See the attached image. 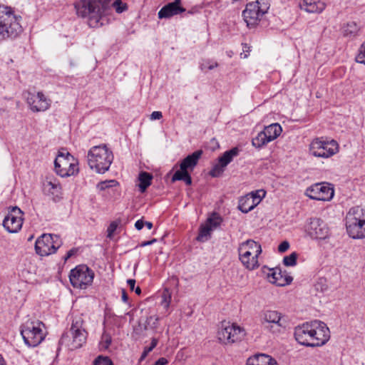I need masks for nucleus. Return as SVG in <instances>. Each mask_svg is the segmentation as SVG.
Instances as JSON below:
<instances>
[{"label": "nucleus", "instance_id": "nucleus-1", "mask_svg": "<svg viewBox=\"0 0 365 365\" xmlns=\"http://www.w3.org/2000/svg\"><path fill=\"white\" fill-rule=\"evenodd\" d=\"M294 337L302 345L310 347L321 346L329 341L330 331L324 322L314 320L295 327Z\"/></svg>", "mask_w": 365, "mask_h": 365}, {"label": "nucleus", "instance_id": "nucleus-2", "mask_svg": "<svg viewBox=\"0 0 365 365\" xmlns=\"http://www.w3.org/2000/svg\"><path fill=\"white\" fill-rule=\"evenodd\" d=\"M111 0H79L74 6L78 16L88 19L90 27L97 28L103 25V16L110 10Z\"/></svg>", "mask_w": 365, "mask_h": 365}, {"label": "nucleus", "instance_id": "nucleus-3", "mask_svg": "<svg viewBox=\"0 0 365 365\" xmlns=\"http://www.w3.org/2000/svg\"><path fill=\"white\" fill-rule=\"evenodd\" d=\"M87 336L82 317L76 315L73 317L70 330L63 334L59 345H64L69 350L79 349L86 343Z\"/></svg>", "mask_w": 365, "mask_h": 365}, {"label": "nucleus", "instance_id": "nucleus-4", "mask_svg": "<svg viewBox=\"0 0 365 365\" xmlns=\"http://www.w3.org/2000/svg\"><path fill=\"white\" fill-rule=\"evenodd\" d=\"M113 158V152L105 144L93 146L87 155L89 168L98 173H105L108 171Z\"/></svg>", "mask_w": 365, "mask_h": 365}, {"label": "nucleus", "instance_id": "nucleus-5", "mask_svg": "<svg viewBox=\"0 0 365 365\" xmlns=\"http://www.w3.org/2000/svg\"><path fill=\"white\" fill-rule=\"evenodd\" d=\"M21 16L14 15L11 7L0 5V41L14 38L22 31Z\"/></svg>", "mask_w": 365, "mask_h": 365}, {"label": "nucleus", "instance_id": "nucleus-6", "mask_svg": "<svg viewBox=\"0 0 365 365\" xmlns=\"http://www.w3.org/2000/svg\"><path fill=\"white\" fill-rule=\"evenodd\" d=\"M348 235L354 239L365 238V214L360 207H354L346 216Z\"/></svg>", "mask_w": 365, "mask_h": 365}, {"label": "nucleus", "instance_id": "nucleus-7", "mask_svg": "<svg viewBox=\"0 0 365 365\" xmlns=\"http://www.w3.org/2000/svg\"><path fill=\"white\" fill-rule=\"evenodd\" d=\"M240 259L248 269L259 267L258 257L262 253L261 245L252 240H247L240 245L238 248Z\"/></svg>", "mask_w": 365, "mask_h": 365}, {"label": "nucleus", "instance_id": "nucleus-8", "mask_svg": "<svg viewBox=\"0 0 365 365\" xmlns=\"http://www.w3.org/2000/svg\"><path fill=\"white\" fill-rule=\"evenodd\" d=\"M44 324L38 320H27L21 326V334L29 346H38L45 338Z\"/></svg>", "mask_w": 365, "mask_h": 365}, {"label": "nucleus", "instance_id": "nucleus-9", "mask_svg": "<svg viewBox=\"0 0 365 365\" xmlns=\"http://www.w3.org/2000/svg\"><path fill=\"white\" fill-rule=\"evenodd\" d=\"M309 151L315 157L328 158L339 152V144L333 139L317 138L312 141Z\"/></svg>", "mask_w": 365, "mask_h": 365}, {"label": "nucleus", "instance_id": "nucleus-10", "mask_svg": "<svg viewBox=\"0 0 365 365\" xmlns=\"http://www.w3.org/2000/svg\"><path fill=\"white\" fill-rule=\"evenodd\" d=\"M54 169L57 175L65 178L76 174L78 163L68 152L59 151L54 161Z\"/></svg>", "mask_w": 365, "mask_h": 365}, {"label": "nucleus", "instance_id": "nucleus-11", "mask_svg": "<svg viewBox=\"0 0 365 365\" xmlns=\"http://www.w3.org/2000/svg\"><path fill=\"white\" fill-rule=\"evenodd\" d=\"M94 278V272L86 264H80L72 269L69 279L74 288L84 289L90 286Z\"/></svg>", "mask_w": 365, "mask_h": 365}, {"label": "nucleus", "instance_id": "nucleus-12", "mask_svg": "<svg viewBox=\"0 0 365 365\" xmlns=\"http://www.w3.org/2000/svg\"><path fill=\"white\" fill-rule=\"evenodd\" d=\"M263 0H256L247 4L242 16L248 27H255L260 19L267 11L269 6Z\"/></svg>", "mask_w": 365, "mask_h": 365}, {"label": "nucleus", "instance_id": "nucleus-13", "mask_svg": "<svg viewBox=\"0 0 365 365\" xmlns=\"http://www.w3.org/2000/svg\"><path fill=\"white\" fill-rule=\"evenodd\" d=\"M61 245L58 235L43 234L36 241L35 250L38 255L48 256L55 253Z\"/></svg>", "mask_w": 365, "mask_h": 365}, {"label": "nucleus", "instance_id": "nucleus-14", "mask_svg": "<svg viewBox=\"0 0 365 365\" xmlns=\"http://www.w3.org/2000/svg\"><path fill=\"white\" fill-rule=\"evenodd\" d=\"M245 330L240 326L230 322H222L217 332L219 341L224 344H233L245 336Z\"/></svg>", "mask_w": 365, "mask_h": 365}, {"label": "nucleus", "instance_id": "nucleus-15", "mask_svg": "<svg viewBox=\"0 0 365 365\" xmlns=\"http://www.w3.org/2000/svg\"><path fill=\"white\" fill-rule=\"evenodd\" d=\"M261 322L264 327L272 333H279L285 328V320L277 311L267 310L262 313Z\"/></svg>", "mask_w": 365, "mask_h": 365}, {"label": "nucleus", "instance_id": "nucleus-16", "mask_svg": "<svg viewBox=\"0 0 365 365\" xmlns=\"http://www.w3.org/2000/svg\"><path fill=\"white\" fill-rule=\"evenodd\" d=\"M334 189L327 182L316 183L307 187L305 195L316 200L328 201L334 196Z\"/></svg>", "mask_w": 365, "mask_h": 365}, {"label": "nucleus", "instance_id": "nucleus-17", "mask_svg": "<svg viewBox=\"0 0 365 365\" xmlns=\"http://www.w3.org/2000/svg\"><path fill=\"white\" fill-rule=\"evenodd\" d=\"M24 212L17 207H13L3 221L4 227L9 233H16L22 227Z\"/></svg>", "mask_w": 365, "mask_h": 365}, {"label": "nucleus", "instance_id": "nucleus-18", "mask_svg": "<svg viewBox=\"0 0 365 365\" xmlns=\"http://www.w3.org/2000/svg\"><path fill=\"white\" fill-rule=\"evenodd\" d=\"M26 101L33 112L46 111L50 108L51 102L42 92H28Z\"/></svg>", "mask_w": 365, "mask_h": 365}, {"label": "nucleus", "instance_id": "nucleus-19", "mask_svg": "<svg viewBox=\"0 0 365 365\" xmlns=\"http://www.w3.org/2000/svg\"><path fill=\"white\" fill-rule=\"evenodd\" d=\"M306 230L308 235L314 239L324 240L329 235L327 224L319 218H311Z\"/></svg>", "mask_w": 365, "mask_h": 365}, {"label": "nucleus", "instance_id": "nucleus-20", "mask_svg": "<svg viewBox=\"0 0 365 365\" xmlns=\"http://www.w3.org/2000/svg\"><path fill=\"white\" fill-rule=\"evenodd\" d=\"M239 153L240 150L237 147L225 152L223 155L219 158L218 163L213 168L211 171V175L212 176H217L220 174L223 171V169L232 161L233 158L239 155Z\"/></svg>", "mask_w": 365, "mask_h": 365}, {"label": "nucleus", "instance_id": "nucleus-21", "mask_svg": "<svg viewBox=\"0 0 365 365\" xmlns=\"http://www.w3.org/2000/svg\"><path fill=\"white\" fill-rule=\"evenodd\" d=\"M264 195L265 192L264 190H257L256 193H252L250 196L241 199L238 207L242 212L247 213L259 203Z\"/></svg>", "mask_w": 365, "mask_h": 365}, {"label": "nucleus", "instance_id": "nucleus-22", "mask_svg": "<svg viewBox=\"0 0 365 365\" xmlns=\"http://www.w3.org/2000/svg\"><path fill=\"white\" fill-rule=\"evenodd\" d=\"M181 0H175L165 5L158 11L159 19H168L185 11V9L181 6Z\"/></svg>", "mask_w": 365, "mask_h": 365}, {"label": "nucleus", "instance_id": "nucleus-23", "mask_svg": "<svg viewBox=\"0 0 365 365\" xmlns=\"http://www.w3.org/2000/svg\"><path fill=\"white\" fill-rule=\"evenodd\" d=\"M43 192L52 197L53 201H58L61 195V186L56 179L47 178L43 182Z\"/></svg>", "mask_w": 365, "mask_h": 365}, {"label": "nucleus", "instance_id": "nucleus-24", "mask_svg": "<svg viewBox=\"0 0 365 365\" xmlns=\"http://www.w3.org/2000/svg\"><path fill=\"white\" fill-rule=\"evenodd\" d=\"M267 278L269 282L279 287L289 284L292 281V277L284 276L282 273V270L278 267L271 269L267 274Z\"/></svg>", "mask_w": 365, "mask_h": 365}, {"label": "nucleus", "instance_id": "nucleus-25", "mask_svg": "<svg viewBox=\"0 0 365 365\" xmlns=\"http://www.w3.org/2000/svg\"><path fill=\"white\" fill-rule=\"evenodd\" d=\"M202 155V150H198L192 153L191 155L185 158L180 164V170L182 171L193 170L194 168L197 165L199 159Z\"/></svg>", "mask_w": 365, "mask_h": 365}, {"label": "nucleus", "instance_id": "nucleus-26", "mask_svg": "<svg viewBox=\"0 0 365 365\" xmlns=\"http://www.w3.org/2000/svg\"><path fill=\"white\" fill-rule=\"evenodd\" d=\"M299 6L308 13H321L326 5L321 0H302L299 3Z\"/></svg>", "mask_w": 365, "mask_h": 365}, {"label": "nucleus", "instance_id": "nucleus-27", "mask_svg": "<svg viewBox=\"0 0 365 365\" xmlns=\"http://www.w3.org/2000/svg\"><path fill=\"white\" fill-rule=\"evenodd\" d=\"M246 365H277V363L270 356L259 354L248 358Z\"/></svg>", "mask_w": 365, "mask_h": 365}, {"label": "nucleus", "instance_id": "nucleus-28", "mask_svg": "<svg viewBox=\"0 0 365 365\" xmlns=\"http://www.w3.org/2000/svg\"><path fill=\"white\" fill-rule=\"evenodd\" d=\"M263 131L266 133V135H267L268 140L271 142L281 134L282 129L279 123H272L265 127Z\"/></svg>", "mask_w": 365, "mask_h": 365}, {"label": "nucleus", "instance_id": "nucleus-29", "mask_svg": "<svg viewBox=\"0 0 365 365\" xmlns=\"http://www.w3.org/2000/svg\"><path fill=\"white\" fill-rule=\"evenodd\" d=\"M153 175L147 172H141L138 176V187L141 192H144L150 185Z\"/></svg>", "mask_w": 365, "mask_h": 365}, {"label": "nucleus", "instance_id": "nucleus-30", "mask_svg": "<svg viewBox=\"0 0 365 365\" xmlns=\"http://www.w3.org/2000/svg\"><path fill=\"white\" fill-rule=\"evenodd\" d=\"M359 31L358 25L354 22H348L342 28V33L344 36L348 38H353L357 36Z\"/></svg>", "mask_w": 365, "mask_h": 365}, {"label": "nucleus", "instance_id": "nucleus-31", "mask_svg": "<svg viewBox=\"0 0 365 365\" xmlns=\"http://www.w3.org/2000/svg\"><path fill=\"white\" fill-rule=\"evenodd\" d=\"M182 180L186 185L192 184V178L188 171L177 170L172 177V182Z\"/></svg>", "mask_w": 365, "mask_h": 365}, {"label": "nucleus", "instance_id": "nucleus-32", "mask_svg": "<svg viewBox=\"0 0 365 365\" xmlns=\"http://www.w3.org/2000/svg\"><path fill=\"white\" fill-rule=\"evenodd\" d=\"M269 142L267 135H266V133L263 130L259 132L252 140V145L257 148H260Z\"/></svg>", "mask_w": 365, "mask_h": 365}, {"label": "nucleus", "instance_id": "nucleus-33", "mask_svg": "<svg viewBox=\"0 0 365 365\" xmlns=\"http://www.w3.org/2000/svg\"><path fill=\"white\" fill-rule=\"evenodd\" d=\"M212 230V227L208 225L205 224V225H202L200 228L197 240L199 242L207 241L210 237Z\"/></svg>", "mask_w": 365, "mask_h": 365}, {"label": "nucleus", "instance_id": "nucleus-34", "mask_svg": "<svg viewBox=\"0 0 365 365\" xmlns=\"http://www.w3.org/2000/svg\"><path fill=\"white\" fill-rule=\"evenodd\" d=\"M222 222V217L217 213H213L207 220L206 224L212 227V230L217 228Z\"/></svg>", "mask_w": 365, "mask_h": 365}, {"label": "nucleus", "instance_id": "nucleus-35", "mask_svg": "<svg viewBox=\"0 0 365 365\" xmlns=\"http://www.w3.org/2000/svg\"><path fill=\"white\" fill-rule=\"evenodd\" d=\"M158 343V340L155 338H153L152 339V341H151V343H150V345L149 346H145L144 348V350L140 356V361H143L146 356H148V354L152 351L153 350L154 348H155V346H157Z\"/></svg>", "mask_w": 365, "mask_h": 365}, {"label": "nucleus", "instance_id": "nucleus-36", "mask_svg": "<svg viewBox=\"0 0 365 365\" xmlns=\"http://www.w3.org/2000/svg\"><path fill=\"white\" fill-rule=\"evenodd\" d=\"M298 255L296 252H292L290 255L285 256L283 259V263L285 266H294L297 264Z\"/></svg>", "mask_w": 365, "mask_h": 365}, {"label": "nucleus", "instance_id": "nucleus-37", "mask_svg": "<svg viewBox=\"0 0 365 365\" xmlns=\"http://www.w3.org/2000/svg\"><path fill=\"white\" fill-rule=\"evenodd\" d=\"M93 365H114L108 356L100 355L95 359Z\"/></svg>", "mask_w": 365, "mask_h": 365}, {"label": "nucleus", "instance_id": "nucleus-38", "mask_svg": "<svg viewBox=\"0 0 365 365\" xmlns=\"http://www.w3.org/2000/svg\"><path fill=\"white\" fill-rule=\"evenodd\" d=\"M118 185V182L115 180H106L99 182L97 185V187L100 190H105L107 188L113 187Z\"/></svg>", "mask_w": 365, "mask_h": 365}, {"label": "nucleus", "instance_id": "nucleus-39", "mask_svg": "<svg viewBox=\"0 0 365 365\" xmlns=\"http://www.w3.org/2000/svg\"><path fill=\"white\" fill-rule=\"evenodd\" d=\"M115 8L117 13H122L127 9L126 4H123L121 0H111L110 8Z\"/></svg>", "mask_w": 365, "mask_h": 365}, {"label": "nucleus", "instance_id": "nucleus-40", "mask_svg": "<svg viewBox=\"0 0 365 365\" xmlns=\"http://www.w3.org/2000/svg\"><path fill=\"white\" fill-rule=\"evenodd\" d=\"M356 62L365 65V41L361 44L359 49V53L356 56Z\"/></svg>", "mask_w": 365, "mask_h": 365}, {"label": "nucleus", "instance_id": "nucleus-41", "mask_svg": "<svg viewBox=\"0 0 365 365\" xmlns=\"http://www.w3.org/2000/svg\"><path fill=\"white\" fill-rule=\"evenodd\" d=\"M170 295L168 292H164L162 294L161 305L163 306L165 309H168L170 307Z\"/></svg>", "mask_w": 365, "mask_h": 365}, {"label": "nucleus", "instance_id": "nucleus-42", "mask_svg": "<svg viewBox=\"0 0 365 365\" xmlns=\"http://www.w3.org/2000/svg\"><path fill=\"white\" fill-rule=\"evenodd\" d=\"M159 317L156 315L150 316L147 319V324L152 329H155L158 327Z\"/></svg>", "mask_w": 365, "mask_h": 365}, {"label": "nucleus", "instance_id": "nucleus-43", "mask_svg": "<svg viewBox=\"0 0 365 365\" xmlns=\"http://www.w3.org/2000/svg\"><path fill=\"white\" fill-rule=\"evenodd\" d=\"M111 336L108 334H103L101 339V345L104 349H108L111 344Z\"/></svg>", "mask_w": 365, "mask_h": 365}, {"label": "nucleus", "instance_id": "nucleus-44", "mask_svg": "<svg viewBox=\"0 0 365 365\" xmlns=\"http://www.w3.org/2000/svg\"><path fill=\"white\" fill-rule=\"evenodd\" d=\"M218 64L216 62H210V61H205L202 63L200 66V68L202 71L204 70H212L213 68L217 67Z\"/></svg>", "mask_w": 365, "mask_h": 365}, {"label": "nucleus", "instance_id": "nucleus-45", "mask_svg": "<svg viewBox=\"0 0 365 365\" xmlns=\"http://www.w3.org/2000/svg\"><path fill=\"white\" fill-rule=\"evenodd\" d=\"M118 225L115 222H112L108 227V237H110L113 232L115 231Z\"/></svg>", "mask_w": 365, "mask_h": 365}, {"label": "nucleus", "instance_id": "nucleus-46", "mask_svg": "<svg viewBox=\"0 0 365 365\" xmlns=\"http://www.w3.org/2000/svg\"><path fill=\"white\" fill-rule=\"evenodd\" d=\"M289 247V243L287 241H284L278 247V251L279 252H286Z\"/></svg>", "mask_w": 365, "mask_h": 365}, {"label": "nucleus", "instance_id": "nucleus-47", "mask_svg": "<svg viewBox=\"0 0 365 365\" xmlns=\"http://www.w3.org/2000/svg\"><path fill=\"white\" fill-rule=\"evenodd\" d=\"M163 118V114L160 111H153L150 115V120H160Z\"/></svg>", "mask_w": 365, "mask_h": 365}, {"label": "nucleus", "instance_id": "nucleus-48", "mask_svg": "<svg viewBox=\"0 0 365 365\" xmlns=\"http://www.w3.org/2000/svg\"><path fill=\"white\" fill-rule=\"evenodd\" d=\"M168 364V359L164 357H161L158 360H157L153 365H166Z\"/></svg>", "mask_w": 365, "mask_h": 365}, {"label": "nucleus", "instance_id": "nucleus-49", "mask_svg": "<svg viewBox=\"0 0 365 365\" xmlns=\"http://www.w3.org/2000/svg\"><path fill=\"white\" fill-rule=\"evenodd\" d=\"M144 227V221L140 219V220H138L135 222V227L138 230H140L143 229V227Z\"/></svg>", "mask_w": 365, "mask_h": 365}, {"label": "nucleus", "instance_id": "nucleus-50", "mask_svg": "<svg viewBox=\"0 0 365 365\" xmlns=\"http://www.w3.org/2000/svg\"><path fill=\"white\" fill-rule=\"evenodd\" d=\"M127 283H128V285L130 287V289L131 291H133L134 289L135 288V280L133 279H128Z\"/></svg>", "mask_w": 365, "mask_h": 365}, {"label": "nucleus", "instance_id": "nucleus-51", "mask_svg": "<svg viewBox=\"0 0 365 365\" xmlns=\"http://www.w3.org/2000/svg\"><path fill=\"white\" fill-rule=\"evenodd\" d=\"M157 241L156 239H153L151 240H149V241H144L141 244H140V247H145V246H148V245H153L154 242H155Z\"/></svg>", "mask_w": 365, "mask_h": 365}, {"label": "nucleus", "instance_id": "nucleus-52", "mask_svg": "<svg viewBox=\"0 0 365 365\" xmlns=\"http://www.w3.org/2000/svg\"><path fill=\"white\" fill-rule=\"evenodd\" d=\"M122 300L125 303H128V296L125 289H122Z\"/></svg>", "mask_w": 365, "mask_h": 365}, {"label": "nucleus", "instance_id": "nucleus-53", "mask_svg": "<svg viewBox=\"0 0 365 365\" xmlns=\"http://www.w3.org/2000/svg\"><path fill=\"white\" fill-rule=\"evenodd\" d=\"M73 250H69L67 254H66V256L65 257V259H68V258H70L73 255Z\"/></svg>", "mask_w": 365, "mask_h": 365}, {"label": "nucleus", "instance_id": "nucleus-54", "mask_svg": "<svg viewBox=\"0 0 365 365\" xmlns=\"http://www.w3.org/2000/svg\"><path fill=\"white\" fill-rule=\"evenodd\" d=\"M144 226H146L148 229L150 230L153 227V223L150 222H144Z\"/></svg>", "mask_w": 365, "mask_h": 365}, {"label": "nucleus", "instance_id": "nucleus-55", "mask_svg": "<svg viewBox=\"0 0 365 365\" xmlns=\"http://www.w3.org/2000/svg\"><path fill=\"white\" fill-rule=\"evenodd\" d=\"M135 294L140 295L141 294V289L139 287H137L134 289Z\"/></svg>", "mask_w": 365, "mask_h": 365}, {"label": "nucleus", "instance_id": "nucleus-56", "mask_svg": "<svg viewBox=\"0 0 365 365\" xmlns=\"http://www.w3.org/2000/svg\"><path fill=\"white\" fill-rule=\"evenodd\" d=\"M243 46V51L244 52H248L250 51V47L247 46V44L245 43L242 44Z\"/></svg>", "mask_w": 365, "mask_h": 365}, {"label": "nucleus", "instance_id": "nucleus-57", "mask_svg": "<svg viewBox=\"0 0 365 365\" xmlns=\"http://www.w3.org/2000/svg\"><path fill=\"white\" fill-rule=\"evenodd\" d=\"M0 365H6V361L3 356L0 354Z\"/></svg>", "mask_w": 365, "mask_h": 365}, {"label": "nucleus", "instance_id": "nucleus-58", "mask_svg": "<svg viewBox=\"0 0 365 365\" xmlns=\"http://www.w3.org/2000/svg\"><path fill=\"white\" fill-rule=\"evenodd\" d=\"M245 205V207H247L252 205V201H250V202H246Z\"/></svg>", "mask_w": 365, "mask_h": 365}, {"label": "nucleus", "instance_id": "nucleus-59", "mask_svg": "<svg viewBox=\"0 0 365 365\" xmlns=\"http://www.w3.org/2000/svg\"><path fill=\"white\" fill-rule=\"evenodd\" d=\"M247 54H245L243 58H247Z\"/></svg>", "mask_w": 365, "mask_h": 365}]
</instances>
